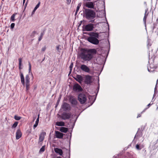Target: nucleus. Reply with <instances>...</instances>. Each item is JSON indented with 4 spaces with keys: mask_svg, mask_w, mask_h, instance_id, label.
I'll return each mask as SVG.
<instances>
[{
    "mask_svg": "<svg viewBox=\"0 0 158 158\" xmlns=\"http://www.w3.org/2000/svg\"><path fill=\"white\" fill-rule=\"evenodd\" d=\"M80 54L81 58L85 61H90L93 57L94 55L96 54L97 51L95 49H87L82 48Z\"/></svg>",
    "mask_w": 158,
    "mask_h": 158,
    "instance_id": "nucleus-1",
    "label": "nucleus"
},
{
    "mask_svg": "<svg viewBox=\"0 0 158 158\" xmlns=\"http://www.w3.org/2000/svg\"><path fill=\"white\" fill-rule=\"evenodd\" d=\"M89 36L87 39V40L89 43L94 45H98L99 41L98 39L99 38V33L98 32H90L88 33Z\"/></svg>",
    "mask_w": 158,
    "mask_h": 158,
    "instance_id": "nucleus-2",
    "label": "nucleus"
},
{
    "mask_svg": "<svg viewBox=\"0 0 158 158\" xmlns=\"http://www.w3.org/2000/svg\"><path fill=\"white\" fill-rule=\"evenodd\" d=\"M84 14L86 18L88 20L93 19L96 17V13L95 11L90 9H85Z\"/></svg>",
    "mask_w": 158,
    "mask_h": 158,
    "instance_id": "nucleus-3",
    "label": "nucleus"
},
{
    "mask_svg": "<svg viewBox=\"0 0 158 158\" xmlns=\"http://www.w3.org/2000/svg\"><path fill=\"white\" fill-rule=\"evenodd\" d=\"M96 26V25L93 24H89L85 26V27H83V31H92L94 28V26Z\"/></svg>",
    "mask_w": 158,
    "mask_h": 158,
    "instance_id": "nucleus-4",
    "label": "nucleus"
},
{
    "mask_svg": "<svg viewBox=\"0 0 158 158\" xmlns=\"http://www.w3.org/2000/svg\"><path fill=\"white\" fill-rule=\"evenodd\" d=\"M78 99L81 104H83L86 102L87 98L85 94H80L78 95Z\"/></svg>",
    "mask_w": 158,
    "mask_h": 158,
    "instance_id": "nucleus-5",
    "label": "nucleus"
},
{
    "mask_svg": "<svg viewBox=\"0 0 158 158\" xmlns=\"http://www.w3.org/2000/svg\"><path fill=\"white\" fill-rule=\"evenodd\" d=\"M72 114L70 113L63 112L61 114L60 117L62 119L65 120L69 119L71 117Z\"/></svg>",
    "mask_w": 158,
    "mask_h": 158,
    "instance_id": "nucleus-6",
    "label": "nucleus"
},
{
    "mask_svg": "<svg viewBox=\"0 0 158 158\" xmlns=\"http://www.w3.org/2000/svg\"><path fill=\"white\" fill-rule=\"evenodd\" d=\"M84 78V82L85 84L88 85L92 83V76L89 75H86L83 77Z\"/></svg>",
    "mask_w": 158,
    "mask_h": 158,
    "instance_id": "nucleus-7",
    "label": "nucleus"
},
{
    "mask_svg": "<svg viewBox=\"0 0 158 158\" xmlns=\"http://www.w3.org/2000/svg\"><path fill=\"white\" fill-rule=\"evenodd\" d=\"M73 88V91L76 92H81L83 90L81 86L78 83L75 84Z\"/></svg>",
    "mask_w": 158,
    "mask_h": 158,
    "instance_id": "nucleus-8",
    "label": "nucleus"
},
{
    "mask_svg": "<svg viewBox=\"0 0 158 158\" xmlns=\"http://www.w3.org/2000/svg\"><path fill=\"white\" fill-rule=\"evenodd\" d=\"M80 69L83 71L89 73H90V69L85 64H82L80 67Z\"/></svg>",
    "mask_w": 158,
    "mask_h": 158,
    "instance_id": "nucleus-9",
    "label": "nucleus"
},
{
    "mask_svg": "<svg viewBox=\"0 0 158 158\" xmlns=\"http://www.w3.org/2000/svg\"><path fill=\"white\" fill-rule=\"evenodd\" d=\"M62 108L64 111L69 110L71 109L69 105L66 102H64L63 103Z\"/></svg>",
    "mask_w": 158,
    "mask_h": 158,
    "instance_id": "nucleus-10",
    "label": "nucleus"
},
{
    "mask_svg": "<svg viewBox=\"0 0 158 158\" xmlns=\"http://www.w3.org/2000/svg\"><path fill=\"white\" fill-rule=\"evenodd\" d=\"M69 101L71 104L74 105H77V101L74 96H71L69 98Z\"/></svg>",
    "mask_w": 158,
    "mask_h": 158,
    "instance_id": "nucleus-11",
    "label": "nucleus"
},
{
    "mask_svg": "<svg viewBox=\"0 0 158 158\" xmlns=\"http://www.w3.org/2000/svg\"><path fill=\"white\" fill-rule=\"evenodd\" d=\"M142 128L141 129H140V128H139L138 129V131L135 136V138H136L137 139H138L140 137L142 136V135L143 131L142 130Z\"/></svg>",
    "mask_w": 158,
    "mask_h": 158,
    "instance_id": "nucleus-12",
    "label": "nucleus"
},
{
    "mask_svg": "<svg viewBox=\"0 0 158 158\" xmlns=\"http://www.w3.org/2000/svg\"><path fill=\"white\" fill-rule=\"evenodd\" d=\"M85 6L89 8L94 9V3L92 2H89L86 3Z\"/></svg>",
    "mask_w": 158,
    "mask_h": 158,
    "instance_id": "nucleus-13",
    "label": "nucleus"
},
{
    "mask_svg": "<svg viewBox=\"0 0 158 158\" xmlns=\"http://www.w3.org/2000/svg\"><path fill=\"white\" fill-rule=\"evenodd\" d=\"M22 133L19 129H18L16 133V139H19L22 136Z\"/></svg>",
    "mask_w": 158,
    "mask_h": 158,
    "instance_id": "nucleus-14",
    "label": "nucleus"
},
{
    "mask_svg": "<svg viewBox=\"0 0 158 158\" xmlns=\"http://www.w3.org/2000/svg\"><path fill=\"white\" fill-rule=\"evenodd\" d=\"M64 134L57 131H55V136L58 139H62L63 138Z\"/></svg>",
    "mask_w": 158,
    "mask_h": 158,
    "instance_id": "nucleus-15",
    "label": "nucleus"
},
{
    "mask_svg": "<svg viewBox=\"0 0 158 158\" xmlns=\"http://www.w3.org/2000/svg\"><path fill=\"white\" fill-rule=\"evenodd\" d=\"M46 134L45 132H42L40 134L39 141V143L43 141L44 139V136Z\"/></svg>",
    "mask_w": 158,
    "mask_h": 158,
    "instance_id": "nucleus-16",
    "label": "nucleus"
},
{
    "mask_svg": "<svg viewBox=\"0 0 158 158\" xmlns=\"http://www.w3.org/2000/svg\"><path fill=\"white\" fill-rule=\"evenodd\" d=\"M75 79L79 83L81 84L83 80V77L80 75H77Z\"/></svg>",
    "mask_w": 158,
    "mask_h": 158,
    "instance_id": "nucleus-17",
    "label": "nucleus"
},
{
    "mask_svg": "<svg viewBox=\"0 0 158 158\" xmlns=\"http://www.w3.org/2000/svg\"><path fill=\"white\" fill-rule=\"evenodd\" d=\"M54 151L56 153L59 154L60 156H62L63 154V151L60 149L58 148H54Z\"/></svg>",
    "mask_w": 158,
    "mask_h": 158,
    "instance_id": "nucleus-18",
    "label": "nucleus"
},
{
    "mask_svg": "<svg viewBox=\"0 0 158 158\" xmlns=\"http://www.w3.org/2000/svg\"><path fill=\"white\" fill-rule=\"evenodd\" d=\"M20 77H21V82L22 85H25V81H24V79L23 75L22 73L20 72Z\"/></svg>",
    "mask_w": 158,
    "mask_h": 158,
    "instance_id": "nucleus-19",
    "label": "nucleus"
},
{
    "mask_svg": "<svg viewBox=\"0 0 158 158\" xmlns=\"http://www.w3.org/2000/svg\"><path fill=\"white\" fill-rule=\"evenodd\" d=\"M39 116H40V114H39L38 115V118L36 119V120L35 121V123L33 126V128L35 129L38 126L39 120Z\"/></svg>",
    "mask_w": 158,
    "mask_h": 158,
    "instance_id": "nucleus-20",
    "label": "nucleus"
},
{
    "mask_svg": "<svg viewBox=\"0 0 158 158\" xmlns=\"http://www.w3.org/2000/svg\"><path fill=\"white\" fill-rule=\"evenodd\" d=\"M59 130L62 132L66 133L68 131V128L64 127H61Z\"/></svg>",
    "mask_w": 158,
    "mask_h": 158,
    "instance_id": "nucleus-21",
    "label": "nucleus"
},
{
    "mask_svg": "<svg viewBox=\"0 0 158 158\" xmlns=\"http://www.w3.org/2000/svg\"><path fill=\"white\" fill-rule=\"evenodd\" d=\"M56 125L58 126H65V123L62 121L57 122L56 123Z\"/></svg>",
    "mask_w": 158,
    "mask_h": 158,
    "instance_id": "nucleus-22",
    "label": "nucleus"
},
{
    "mask_svg": "<svg viewBox=\"0 0 158 158\" xmlns=\"http://www.w3.org/2000/svg\"><path fill=\"white\" fill-rule=\"evenodd\" d=\"M17 13H15L13 14L10 18V21H12V22H14L15 20V16L17 15Z\"/></svg>",
    "mask_w": 158,
    "mask_h": 158,
    "instance_id": "nucleus-23",
    "label": "nucleus"
},
{
    "mask_svg": "<svg viewBox=\"0 0 158 158\" xmlns=\"http://www.w3.org/2000/svg\"><path fill=\"white\" fill-rule=\"evenodd\" d=\"M26 83H30L29 74H27L25 77Z\"/></svg>",
    "mask_w": 158,
    "mask_h": 158,
    "instance_id": "nucleus-24",
    "label": "nucleus"
},
{
    "mask_svg": "<svg viewBox=\"0 0 158 158\" xmlns=\"http://www.w3.org/2000/svg\"><path fill=\"white\" fill-rule=\"evenodd\" d=\"M45 146L44 145L43 146L42 148L40 149V151H39V153H41L42 152H44L45 151Z\"/></svg>",
    "mask_w": 158,
    "mask_h": 158,
    "instance_id": "nucleus-25",
    "label": "nucleus"
},
{
    "mask_svg": "<svg viewBox=\"0 0 158 158\" xmlns=\"http://www.w3.org/2000/svg\"><path fill=\"white\" fill-rule=\"evenodd\" d=\"M28 65H29V73H31V74L32 76L33 74H32V73L31 72V63H30V62H29V61L28 62Z\"/></svg>",
    "mask_w": 158,
    "mask_h": 158,
    "instance_id": "nucleus-26",
    "label": "nucleus"
},
{
    "mask_svg": "<svg viewBox=\"0 0 158 158\" xmlns=\"http://www.w3.org/2000/svg\"><path fill=\"white\" fill-rule=\"evenodd\" d=\"M60 98H61V96H60V97H59L58 100H57V102L56 103V106H55V107L56 108L57 107L58 105L59 104V102H60Z\"/></svg>",
    "mask_w": 158,
    "mask_h": 158,
    "instance_id": "nucleus-27",
    "label": "nucleus"
},
{
    "mask_svg": "<svg viewBox=\"0 0 158 158\" xmlns=\"http://www.w3.org/2000/svg\"><path fill=\"white\" fill-rule=\"evenodd\" d=\"M18 123V122H15L13 125L12 126V128H15L17 126Z\"/></svg>",
    "mask_w": 158,
    "mask_h": 158,
    "instance_id": "nucleus-28",
    "label": "nucleus"
},
{
    "mask_svg": "<svg viewBox=\"0 0 158 158\" xmlns=\"http://www.w3.org/2000/svg\"><path fill=\"white\" fill-rule=\"evenodd\" d=\"M44 34V32H42L40 34V37L39 38L38 40L39 41H41V40H42Z\"/></svg>",
    "mask_w": 158,
    "mask_h": 158,
    "instance_id": "nucleus-29",
    "label": "nucleus"
},
{
    "mask_svg": "<svg viewBox=\"0 0 158 158\" xmlns=\"http://www.w3.org/2000/svg\"><path fill=\"white\" fill-rule=\"evenodd\" d=\"M26 85L27 90H29L30 88V83H26Z\"/></svg>",
    "mask_w": 158,
    "mask_h": 158,
    "instance_id": "nucleus-30",
    "label": "nucleus"
},
{
    "mask_svg": "<svg viewBox=\"0 0 158 158\" xmlns=\"http://www.w3.org/2000/svg\"><path fill=\"white\" fill-rule=\"evenodd\" d=\"M81 2L79 3L78 4V6H77V7L76 10H77V11H79V8H80V7L81 6Z\"/></svg>",
    "mask_w": 158,
    "mask_h": 158,
    "instance_id": "nucleus-31",
    "label": "nucleus"
},
{
    "mask_svg": "<svg viewBox=\"0 0 158 158\" xmlns=\"http://www.w3.org/2000/svg\"><path fill=\"white\" fill-rule=\"evenodd\" d=\"M136 148L138 150H140L142 148V147L140 146L139 144H137L136 145Z\"/></svg>",
    "mask_w": 158,
    "mask_h": 158,
    "instance_id": "nucleus-32",
    "label": "nucleus"
},
{
    "mask_svg": "<svg viewBox=\"0 0 158 158\" xmlns=\"http://www.w3.org/2000/svg\"><path fill=\"white\" fill-rule=\"evenodd\" d=\"M21 118V117L15 115L14 116V118L17 120H20Z\"/></svg>",
    "mask_w": 158,
    "mask_h": 158,
    "instance_id": "nucleus-33",
    "label": "nucleus"
},
{
    "mask_svg": "<svg viewBox=\"0 0 158 158\" xmlns=\"http://www.w3.org/2000/svg\"><path fill=\"white\" fill-rule=\"evenodd\" d=\"M148 16H147L146 15H144V17H143V21L144 24L146 25V19L147 18Z\"/></svg>",
    "mask_w": 158,
    "mask_h": 158,
    "instance_id": "nucleus-34",
    "label": "nucleus"
},
{
    "mask_svg": "<svg viewBox=\"0 0 158 158\" xmlns=\"http://www.w3.org/2000/svg\"><path fill=\"white\" fill-rule=\"evenodd\" d=\"M40 2H39L37 4V5L34 8L35 10H36L39 7L40 5Z\"/></svg>",
    "mask_w": 158,
    "mask_h": 158,
    "instance_id": "nucleus-35",
    "label": "nucleus"
},
{
    "mask_svg": "<svg viewBox=\"0 0 158 158\" xmlns=\"http://www.w3.org/2000/svg\"><path fill=\"white\" fill-rule=\"evenodd\" d=\"M19 66H22V59L21 58H19Z\"/></svg>",
    "mask_w": 158,
    "mask_h": 158,
    "instance_id": "nucleus-36",
    "label": "nucleus"
},
{
    "mask_svg": "<svg viewBox=\"0 0 158 158\" xmlns=\"http://www.w3.org/2000/svg\"><path fill=\"white\" fill-rule=\"evenodd\" d=\"M60 45H59L57 46L56 47V50L59 52H60V50L61 49V48H60Z\"/></svg>",
    "mask_w": 158,
    "mask_h": 158,
    "instance_id": "nucleus-37",
    "label": "nucleus"
},
{
    "mask_svg": "<svg viewBox=\"0 0 158 158\" xmlns=\"http://www.w3.org/2000/svg\"><path fill=\"white\" fill-rule=\"evenodd\" d=\"M71 120H70V122H69V123H68V125H69V123L70 124H71L72 125H71V127L73 128L74 127V126L75 125V123H72L71 121Z\"/></svg>",
    "mask_w": 158,
    "mask_h": 158,
    "instance_id": "nucleus-38",
    "label": "nucleus"
},
{
    "mask_svg": "<svg viewBox=\"0 0 158 158\" xmlns=\"http://www.w3.org/2000/svg\"><path fill=\"white\" fill-rule=\"evenodd\" d=\"M151 44L150 42V40H148L147 41V46L149 47L151 45Z\"/></svg>",
    "mask_w": 158,
    "mask_h": 158,
    "instance_id": "nucleus-39",
    "label": "nucleus"
},
{
    "mask_svg": "<svg viewBox=\"0 0 158 158\" xmlns=\"http://www.w3.org/2000/svg\"><path fill=\"white\" fill-rule=\"evenodd\" d=\"M15 26V23H12L10 25L11 29H13L14 28V27Z\"/></svg>",
    "mask_w": 158,
    "mask_h": 158,
    "instance_id": "nucleus-40",
    "label": "nucleus"
},
{
    "mask_svg": "<svg viewBox=\"0 0 158 158\" xmlns=\"http://www.w3.org/2000/svg\"><path fill=\"white\" fill-rule=\"evenodd\" d=\"M73 62L71 63V64L69 66L70 70H72L73 67Z\"/></svg>",
    "mask_w": 158,
    "mask_h": 158,
    "instance_id": "nucleus-41",
    "label": "nucleus"
},
{
    "mask_svg": "<svg viewBox=\"0 0 158 158\" xmlns=\"http://www.w3.org/2000/svg\"><path fill=\"white\" fill-rule=\"evenodd\" d=\"M36 33V31H34L32 33L31 35V36L33 37L34 36L35 33Z\"/></svg>",
    "mask_w": 158,
    "mask_h": 158,
    "instance_id": "nucleus-42",
    "label": "nucleus"
},
{
    "mask_svg": "<svg viewBox=\"0 0 158 158\" xmlns=\"http://www.w3.org/2000/svg\"><path fill=\"white\" fill-rule=\"evenodd\" d=\"M148 9H146L145 10V13L144 15H146L147 16H148Z\"/></svg>",
    "mask_w": 158,
    "mask_h": 158,
    "instance_id": "nucleus-43",
    "label": "nucleus"
},
{
    "mask_svg": "<svg viewBox=\"0 0 158 158\" xmlns=\"http://www.w3.org/2000/svg\"><path fill=\"white\" fill-rule=\"evenodd\" d=\"M67 2L66 3L67 5H69L70 4L71 0H66Z\"/></svg>",
    "mask_w": 158,
    "mask_h": 158,
    "instance_id": "nucleus-44",
    "label": "nucleus"
},
{
    "mask_svg": "<svg viewBox=\"0 0 158 158\" xmlns=\"http://www.w3.org/2000/svg\"><path fill=\"white\" fill-rule=\"evenodd\" d=\"M46 46H44V47L42 48L41 49V51L43 52H44L45 51L46 49Z\"/></svg>",
    "mask_w": 158,
    "mask_h": 158,
    "instance_id": "nucleus-45",
    "label": "nucleus"
},
{
    "mask_svg": "<svg viewBox=\"0 0 158 158\" xmlns=\"http://www.w3.org/2000/svg\"><path fill=\"white\" fill-rule=\"evenodd\" d=\"M36 10H35L34 9L33 10V11H32V12L31 13V16H33V15L34 14Z\"/></svg>",
    "mask_w": 158,
    "mask_h": 158,
    "instance_id": "nucleus-46",
    "label": "nucleus"
},
{
    "mask_svg": "<svg viewBox=\"0 0 158 158\" xmlns=\"http://www.w3.org/2000/svg\"><path fill=\"white\" fill-rule=\"evenodd\" d=\"M94 98V96H89V98L90 100H92Z\"/></svg>",
    "mask_w": 158,
    "mask_h": 158,
    "instance_id": "nucleus-47",
    "label": "nucleus"
},
{
    "mask_svg": "<svg viewBox=\"0 0 158 158\" xmlns=\"http://www.w3.org/2000/svg\"><path fill=\"white\" fill-rule=\"evenodd\" d=\"M96 98H95L94 99V101H93V102H92V103H91V105H92L94 103V102H95V100H96Z\"/></svg>",
    "mask_w": 158,
    "mask_h": 158,
    "instance_id": "nucleus-48",
    "label": "nucleus"
},
{
    "mask_svg": "<svg viewBox=\"0 0 158 158\" xmlns=\"http://www.w3.org/2000/svg\"><path fill=\"white\" fill-rule=\"evenodd\" d=\"M141 116V114H138L137 116V118H138L139 117H140Z\"/></svg>",
    "mask_w": 158,
    "mask_h": 158,
    "instance_id": "nucleus-49",
    "label": "nucleus"
},
{
    "mask_svg": "<svg viewBox=\"0 0 158 158\" xmlns=\"http://www.w3.org/2000/svg\"><path fill=\"white\" fill-rule=\"evenodd\" d=\"M82 23V21H81L80 22V23H79V26H80V25H81V23Z\"/></svg>",
    "mask_w": 158,
    "mask_h": 158,
    "instance_id": "nucleus-50",
    "label": "nucleus"
},
{
    "mask_svg": "<svg viewBox=\"0 0 158 158\" xmlns=\"http://www.w3.org/2000/svg\"><path fill=\"white\" fill-rule=\"evenodd\" d=\"M148 108H146L144 109V110H143V111H142L141 112V113H142L143 112H144V111H145V110H147V109Z\"/></svg>",
    "mask_w": 158,
    "mask_h": 158,
    "instance_id": "nucleus-51",
    "label": "nucleus"
},
{
    "mask_svg": "<svg viewBox=\"0 0 158 158\" xmlns=\"http://www.w3.org/2000/svg\"><path fill=\"white\" fill-rule=\"evenodd\" d=\"M148 71L149 72H150V71H153V70H150L148 68Z\"/></svg>",
    "mask_w": 158,
    "mask_h": 158,
    "instance_id": "nucleus-52",
    "label": "nucleus"
},
{
    "mask_svg": "<svg viewBox=\"0 0 158 158\" xmlns=\"http://www.w3.org/2000/svg\"><path fill=\"white\" fill-rule=\"evenodd\" d=\"M151 104L150 103H149V104L148 105V108L151 105Z\"/></svg>",
    "mask_w": 158,
    "mask_h": 158,
    "instance_id": "nucleus-53",
    "label": "nucleus"
},
{
    "mask_svg": "<svg viewBox=\"0 0 158 158\" xmlns=\"http://www.w3.org/2000/svg\"><path fill=\"white\" fill-rule=\"evenodd\" d=\"M27 2L25 4V8H26V6H27Z\"/></svg>",
    "mask_w": 158,
    "mask_h": 158,
    "instance_id": "nucleus-54",
    "label": "nucleus"
},
{
    "mask_svg": "<svg viewBox=\"0 0 158 158\" xmlns=\"http://www.w3.org/2000/svg\"><path fill=\"white\" fill-rule=\"evenodd\" d=\"M25 2V0H23V4L24 5Z\"/></svg>",
    "mask_w": 158,
    "mask_h": 158,
    "instance_id": "nucleus-55",
    "label": "nucleus"
},
{
    "mask_svg": "<svg viewBox=\"0 0 158 158\" xmlns=\"http://www.w3.org/2000/svg\"><path fill=\"white\" fill-rule=\"evenodd\" d=\"M22 68L21 67V66H19V69L20 70L21 69H22Z\"/></svg>",
    "mask_w": 158,
    "mask_h": 158,
    "instance_id": "nucleus-56",
    "label": "nucleus"
},
{
    "mask_svg": "<svg viewBox=\"0 0 158 158\" xmlns=\"http://www.w3.org/2000/svg\"><path fill=\"white\" fill-rule=\"evenodd\" d=\"M72 70H70V71L69 72V75L71 73Z\"/></svg>",
    "mask_w": 158,
    "mask_h": 158,
    "instance_id": "nucleus-57",
    "label": "nucleus"
},
{
    "mask_svg": "<svg viewBox=\"0 0 158 158\" xmlns=\"http://www.w3.org/2000/svg\"><path fill=\"white\" fill-rule=\"evenodd\" d=\"M45 57L44 58V59L42 60V61H41V63H42L43 61H44L45 59Z\"/></svg>",
    "mask_w": 158,
    "mask_h": 158,
    "instance_id": "nucleus-58",
    "label": "nucleus"
},
{
    "mask_svg": "<svg viewBox=\"0 0 158 158\" xmlns=\"http://www.w3.org/2000/svg\"><path fill=\"white\" fill-rule=\"evenodd\" d=\"M77 12H78V11H77L76 10L75 13V15H76L77 14Z\"/></svg>",
    "mask_w": 158,
    "mask_h": 158,
    "instance_id": "nucleus-59",
    "label": "nucleus"
},
{
    "mask_svg": "<svg viewBox=\"0 0 158 158\" xmlns=\"http://www.w3.org/2000/svg\"><path fill=\"white\" fill-rule=\"evenodd\" d=\"M88 33H87V32H84V33H84V34H88Z\"/></svg>",
    "mask_w": 158,
    "mask_h": 158,
    "instance_id": "nucleus-60",
    "label": "nucleus"
},
{
    "mask_svg": "<svg viewBox=\"0 0 158 158\" xmlns=\"http://www.w3.org/2000/svg\"><path fill=\"white\" fill-rule=\"evenodd\" d=\"M36 118V116L35 117H34L33 121Z\"/></svg>",
    "mask_w": 158,
    "mask_h": 158,
    "instance_id": "nucleus-61",
    "label": "nucleus"
},
{
    "mask_svg": "<svg viewBox=\"0 0 158 158\" xmlns=\"http://www.w3.org/2000/svg\"><path fill=\"white\" fill-rule=\"evenodd\" d=\"M158 79H157V80L156 86L158 84Z\"/></svg>",
    "mask_w": 158,
    "mask_h": 158,
    "instance_id": "nucleus-62",
    "label": "nucleus"
},
{
    "mask_svg": "<svg viewBox=\"0 0 158 158\" xmlns=\"http://www.w3.org/2000/svg\"><path fill=\"white\" fill-rule=\"evenodd\" d=\"M155 28H156L155 26L154 25L153 26V29H154Z\"/></svg>",
    "mask_w": 158,
    "mask_h": 158,
    "instance_id": "nucleus-63",
    "label": "nucleus"
},
{
    "mask_svg": "<svg viewBox=\"0 0 158 158\" xmlns=\"http://www.w3.org/2000/svg\"><path fill=\"white\" fill-rule=\"evenodd\" d=\"M99 86H98V90H99Z\"/></svg>",
    "mask_w": 158,
    "mask_h": 158,
    "instance_id": "nucleus-64",
    "label": "nucleus"
}]
</instances>
